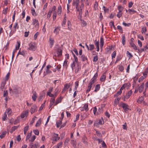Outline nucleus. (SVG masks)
<instances>
[{"mask_svg":"<svg viewBox=\"0 0 148 148\" xmlns=\"http://www.w3.org/2000/svg\"><path fill=\"white\" fill-rule=\"evenodd\" d=\"M120 106L122 107L124 111L127 113L128 110L129 109V106L126 104L121 102L120 104Z\"/></svg>","mask_w":148,"mask_h":148,"instance_id":"nucleus-1","label":"nucleus"},{"mask_svg":"<svg viewBox=\"0 0 148 148\" xmlns=\"http://www.w3.org/2000/svg\"><path fill=\"white\" fill-rule=\"evenodd\" d=\"M36 49L35 46V44L33 43H30L29 44V49L30 50L34 51Z\"/></svg>","mask_w":148,"mask_h":148,"instance_id":"nucleus-2","label":"nucleus"},{"mask_svg":"<svg viewBox=\"0 0 148 148\" xmlns=\"http://www.w3.org/2000/svg\"><path fill=\"white\" fill-rule=\"evenodd\" d=\"M104 123L102 117H101V119L97 123L95 122L94 123V126H95L97 127L99 125H102Z\"/></svg>","mask_w":148,"mask_h":148,"instance_id":"nucleus-3","label":"nucleus"},{"mask_svg":"<svg viewBox=\"0 0 148 148\" xmlns=\"http://www.w3.org/2000/svg\"><path fill=\"white\" fill-rule=\"evenodd\" d=\"M37 106L36 105H34L31 108L30 112L32 114H33L35 112L37 111Z\"/></svg>","mask_w":148,"mask_h":148,"instance_id":"nucleus-4","label":"nucleus"},{"mask_svg":"<svg viewBox=\"0 0 148 148\" xmlns=\"http://www.w3.org/2000/svg\"><path fill=\"white\" fill-rule=\"evenodd\" d=\"M81 69V66L80 64H77V66L75 69V72L76 73H78Z\"/></svg>","mask_w":148,"mask_h":148,"instance_id":"nucleus-5","label":"nucleus"},{"mask_svg":"<svg viewBox=\"0 0 148 148\" xmlns=\"http://www.w3.org/2000/svg\"><path fill=\"white\" fill-rule=\"evenodd\" d=\"M70 84L69 83V84H66L64 85V86L63 88L62 91V93L64 92L66 90L68 89V88L70 87Z\"/></svg>","mask_w":148,"mask_h":148,"instance_id":"nucleus-6","label":"nucleus"},{"mask_svg":"<svg viewBox=\"0 0 148 148\" xmlns=\"http://www.w3.org/2000/svg\"><path fill=\"white\" fill-rule=\"evenodd\" d=\"M28 110H26L23 112L21 115V117L22 118H24L25 116H27L28 115Z\"/></svg>","mask_w":148,"mask_h":148,"instance_id":"nucleus-7","label":"nucleus"},{"mask_svg":"<svg viewBox=\"0 0 148 148\" xmlns=\"http://www.w3.org/2000/svg\"><path fill=\"white\" fill-rule=\"evenodd\" d=\"M32 24L34 25H35V27H38L39 26V24L38 23V20H37L36 19H33V20Z\"/></svg>","mask_w":148,"mask_h":148,"instance_id":"nucleus-8","label":"nucleus"},{"mask_svg":"<svg viewBox=\"0 0 148 148\" xmlns=\"http://www.w3.org/2000/svg\"><path fill=\"white\" fill-rule=\"evenodd\" d=\"M62 98L61 96H60V97L58 98L54 104V106H56L58 103H60L62 101Z\"/></svg>","mask_w":148,"mask_h":148,"instance_id":"nucleus-9","label":"nucleus"},{"mask_svg":"<svg viewBox=\"0 0 148 148\" xmlns=\"http://www.w3.org/2000/svg\"><path fill=\"white\" fill-rule=\"evenodd\" d=\"M132 93V91L131 90H129L127 94L125 96V98L126 99H128L130 96H131Z\"/></svg>","mask_w":148,"mask_h":148,"instance_id":"nucleus-10","label":"nucleus"},{"mask_svg":"<svg viewBox=\"0 0 148 148\" xmlns=\"http://www.w3.org/2000/svg\"><path fill=\"white\" fill-rule=\"evenodd\" d=\"M37 97V95L36 93L35 92H33V95L32 96V98L34 101H36Z\"/></svg>","mask_w":148,"mask_h":148,"instance_id":"nucleus-11","label":"nucleus"},{"mask_svg":"<svg viewBox=\"0 0 148 148\" xmlns=\"http://www.w3.org/2000/svg\"><path fill=\"white\" fill-rule=\"evenodd\" d=\"M144 83H143L141 85H140V86L138 88L139 91L140 93H141L142 92L144 88Z\"/></svg>","mask_w":148,"mask_h":148,"instance_id":"nucleus-12","label":"nucleus"},{"mask_svg":"<svg viewBox=\"0 0 148 148\" xmlns=\"http://www.w3.org/2000/svg\"><path fill=\"white\" fill-rule=\"evenodd\" d=\"M60 30V27H58L55 28L54 31V33H55L56 34H57L58 33Z\"/></svg>","mask_w":148,"mask_h":148,"instance_id":"nucleus-13","label":"nucleus"},{"mask_svg":"<svg viewBox=\"0 0 148 148\" xmlns=\"http://www.w3.org/2000/svg\"><path fill=\"white\" fill-rule=\"evenodd\" d=\"M62 50L61 49H58L57 51V53L58 55V56L59 57L61 56L62 55Z\"/></svg>","mask_w":148,"mask_h":148,"instance_id":"nucleus-14","label":"nucleus"},{"mask_svg":"<svg viewBox=\"0 0 148 148\" xmlns=\"http://www.w3.org/2000/svg\"><path fill=\"white\" fill-rule=\"evenodd\" d=\"M6 82H3L1 84V88L2 91L3 90V89H5V86L6 84Z\"/></svg>","mask_w":148,"mask_h":148,"instance_id":"nucleus-15","label":"nucleus"},{"mask_svg":"<svg viewBox=\"0 0 148 148\" xmlns=\"http://www.w3.org/2000/svg\"><path fill=\"white\" fill-rule=\"evenodd\" d=\"M77 63L75 62H73L71 64V67L72 69V70H74L77 66Z\"/></svg>","mask_w":148,"mask_h":148,"instance_id":"nucleus-16","label":"nucleus"},{"mask_svg":"<svg viewBox=\"0 0 148 148\" xmlns=\"http://www.w3.org/2000/svg\"><path fill=\"white\" fill-rule=\"evenodd\" d=\"M62 7L61 5H60L58 8V15H60L62 12Z\"/></svg>","mask_w":148,"mask_h":148,"instance_id":"nucleus-17","label":"nucleus"},{"mask_svg":"<svg viewBox=\"0 0 148 148\" xmlns=\"http://www.w3.org/2000/svg\"><path fill=\"white\" fill-rule=\"evenodd\" d=\"M31 148H38L39 146L36 144H33L32 143H31L30 144Z\"/></svg>","mask_w":148,"mask_h":148,"instance_id":"nucleus-18","label":"nucleus"},{"mask_svg":"<svg viewBox=\"0 0 148 148\" xmlns=\"http://www.w3.org/2000/svg\"><path fill=\"white\" fill-rule=\"evenodd\" d=\"M100 43V46L101 49L103 45V43H104L103 39L102 37H101V38Z\"/></svg>","mask_w":148,"mask_h":148,"instance_id":"nucleus-19","label":"nucleus"},{"mask_svg":"<svg viewBox=\"0 0 148 148\" xmlns=\"http://www.w3.org/2000/svg\"><path fill=\"white\" fill-rule=\"evenodd\" d=\"M71 143L74 148H76V143L73 140H71Z\"/></svg>","mask_w":148,"mask_h":148,"instance_id":"nucleus-20","label":"nucleus"},{"mask_svg":"<svg viewBox=\"0 0 148 148\" xmlns=\"http://www.w3.org/2000/svg\"><path fill=\"white\" fill-rule=\"evenodd\" d=\"M29 127L28 125H27V126L24 127V128L23 131L24 134L25 135L26 134L27 131L28 130Z\"/></svg>","mask_w":148,"mask_h":148,"instance_id":"nucleus-21","label":"nucleus"},{"mask_svg":"<svg viewBox=\"0 0 148 148\" xmlns=\"http://www.w3.org/2000/svg\"><path fill=\"white\" fill-rule=\"evenodd\" d=\"M13 92L15 94H17L20 93L21 91L19 90H18V89L16 88H14L13 89Z\"/></svg>","mask_w":148,"mask_h":148,"instance_id":"nucleus-22","label":"nucleus"},{"mask_svg":"<svg viewBox=\"0 0 148 148\" xmlns=\"http://www.w3.org/2000/svg\"><path fill=\"white\" fill-rule=\"evenodd\" d=\"M41 123V119H40L37 122L36 125V127H37L40 126Z\"/></svg>","mask_w":148,"mask_h":148,"instance_id":"nucleus-23","label":"nucleus"},{"mask_svg":"<svg viewBox=\"0 0 148 148\" xmlns=\"http://www.w3.org/2000/svg\"><path fill=\"white\" fill-rule=\"evenodd\" d=\"M144 96H142L140 97L138 99L137 102H138L139 103H141L144 100Z\"/></svg>","mask_w":148,"mask_h":148,"instance_id":"nucleus-24","label":"nucleus"},{"mask_svg":"<svg viewBox=\"0 0 148 148\" xmlns=\"http://www.w3.org/2000/svg\"><path fill=\"white\" fill-rule=\"evenodd\" d=\"M100 88V85L99 84L95 86V89L94 90V91L95 92H97V91L99 90Z\"/></svg>","mask_w":148,"mask_h":148,"instance_id":"nucleus-25","label":"nucleus"},{"mask_svg":"<svg viewBox=\"0 0 148 148\" xmlns=\"http://www.w3.org/2000/svg\"><path fill=\"white\" fill-rule=\"evenodd\" d=\"M62 145V142H60L57 145V146L56 147H54L53 148H59L60 147H61Z\"/></svg>","mask_w":148,"mask_h":148,"instance_id":"nucleus-26","label":"nucleus"},{"mask_svg":"<svg viewBox=\"0 0 148 148\" xmlns=\"http://www.w3.org/2000/svg\"><path fill=\"white\" fill-rule=\"evenodd\" d=\"M13 27L14 28V31L15 32L16 31V28L17 29H18L19 26L18 25V23H15V25L13 26Z\"/></svg>","mask_w":148,"mask_h":148,"instance_id":"nucleus-27","label":"nucleus"},{"mask_svg":"<svg viewBox=\"0 0 148 148\" xmlns=\"http://www.w3.org/2000/svg\"><path fill=\"white\" fill-rule=\"evenodd\" d=\"M18 127V126H14L12 127L10 130V132L11 133H12L13 131H15L16 129Z\"/></svg>","mask_w":148,"mask_h":148,"instance_id":"nucleus-28","label":"nucleus"},{"mask_svg":"<svg viewBox=\"0 0 148 148\" xmlns=\"http://www.w3.org/2000/svg\"><path fill=\"white\" fill-rule=\"evenodd\" d=\"M6 111L7 112V114L8 116L11 115L12 112V110L10 108H9L8 109H7Z\"/></svg>","mask_w":148,"mask_h":148,"instance_id":"nucleus-29","label":"nucleus"},{"mask_svg":"<svg viewBox=\"0 0 148 148\" xmlns=\"http://www.w3.org/2000/svg\"><path fill=\"white\" fill-rule=\"evenodd\" d=\"M106 76L104 75H103L100 78V80L101 82H104L106 79Z\"/></svg>","mask_w":148,"mask_h":148,"instance_id":"nucleus-30","label":"nucleus"},{"mask_svg":"<svg viewBox=\"0 0 148 148\" xmlns=\"http://www.w3.org/2000/svg\"><path fill=\"white\" fill-rule=\"evenodd\" d=\"M32 132H31L30 133H28L27 135L26 138V140H28L31 137L32 135Z\"/></svg>","mask_w":148,"mask_h":148,"instance_id":"nucleus-31","label":"nucleus"},{"mask_svg":"<svg viewBox=\"0 0 148 148\" xmlns=\"http://www.w3.org/2000/svg\"><path fill=\"white\" fill-rule=\"evenodd\" d=\"M81 59L82 61H84L87 60V57L85 56L84 55H83L81 56Z\"/></svg>","mask_w":148,"mask_h":148,"instance_id":"nucleus-32","label":"nucleus"},{"mask_svg":"<svg viewBox=\"0 0 148 148\" xmlns=\"http://www.w3.org/2000/svg\"><path fill=\"white\" fill-rule=\"evenodd\" d=\"M74 59H75L74 61L73 62L77 63V64H79L78 62V58L77 57H76L75 55H74Z\"/></svg>","mask_w":148,"mask_h":148,"instance_id":"nucleus-33","label":"nucleus"},{"mask_svg":"<svg viewBox=\"0 0 148 148\" xmlns=\"http://www.w3.org/2000/svg\"><path fill=\"white\" fill-rule=\"evenodd\" d=\"M68 61L67 60H65L63 64V66H64L66 68H67L68 67Z\"/></svg>","mask_w":148,"mask_h":148,"instance_id":"nucleus-34","label":"nucleus"},{"mask_svg":"<svg viewBox=\"0 0 148 148\" xmlns=\"http://www.w3.org/2000/svg\"><path fill=\"white\" fill-rule=\"evenodd\" d=\"M131 47L133 48L135 50H136L137 49V47L136 46V45L134 44H130Z\"/></svg>","mask_w":148,"mask_h":148,"instance_id":"nucleus-35","label":"nucleus"},{"mask_svg":"<svg viewBox=\"0 0 148 148\" xmlns=\"http://www.w3.org/2000/svg\"><path fill=\"white\" fill-rule=\"evenodd\" d=\"M6 133V132L5 131L3 132H2L1 135H0V137L1 138H3L4 137Z\"/></svg>","mask_w":148,"mask_h":148,"instance_id":"nucleus-36","label":"nucleus"},{"mask_svg":"<svg viewBox=\"0 0 148 148\" xmlns=\"http://www.w3.org/2000/svg\"><path fill=\"white\" fill-rule=\"evenodd\" d=\"M61 124L62 121H57L56 123L57 127L58 128Z\"/></svg>","mask_w":148,"mask_h":148,"instance_id":"nucleus-37","label":"nucleus"},{"mask_svg":"<svg viewBox=\"0 0 148 148\" xmlns=\"http://www.w3.org/2000/svg\"><path fill=\"white\" fill-rule=\"evenodd\" d=\"M52 13L51 11H50V10H49L47 15L48 19H49Z\"/></svg>","mask_w":148,"mask_h":148,"instance_id":"nucleus-38","label":"nucleus"},{"mask_svg":"<svg viewBox=\"0 0 148 148\" xmlns=\"http://www.w3.org/2000/svg\"><path fill=\"white\" fill-rule=\"evenodd\" d=\"M147 31V29L145 27H144L142 28L141 32L142 34L145 33Z\"/></svg>","mask_w":148,"mask_h":148,"instance_id":"nucleus-39","label":"nucleus"},{"mask_svg":"<svg viewBox=\"0 0 148 148\" xmlns=\"http://www.w3.org/2000/svg\"><path fill=\"white\" fill-rule=\"evenodd\" d=\"M96 132V133L97 134V135L99 137H102V135L101 134V133L100 132H99L97 131L96 130H95Z\"/></svg>","mask_w":148,"mask_h":148,"instance_id":"nucleus-40","label":"nucleus"},{"mask_svg":"<svg viewBox=\"0 0 148 148\" xmlns=\"http://www.w3.org/2000/svg\"><path fill=\"white\" fill-rule=\"evenodd\" d=\"M98 76V74L97 72L94 75L93 78L92 79V80H95V81L97 77Z\"/></svg>","mask_w":148,"mask_h":148,"instance_id":"nucleus-41","label":"nucleus"},{"mask_svg":"<svg viewBox=\"0 0 148 148\" xmlns=\"http://www.w3.org/2000/svg\"><path fill=\"white\" fill-rule=\"evenodd\" d=\"M79 0H76L75 1V8H77L78 7L79 3Z\"/></svg>","mask_w":148,"mask_h":148,"instance_id":"nucleus-42","label":"nucleus"},{"mask_svg":"<svg viewBox=\"0 0 148 148\" xmlns=\"http://www.w3.org/2000/svg\"><path fill=\"white\" fill-rule=\"evenodd\" d=\"M36 138V136H35L34 135L31 138V139H29V141H30L33 142Z\"/></svg>","mask_w":148,"mask_h":148,"instance_id":"nucleus-43","label":"nucleus"},{"mask_svg":"<svg viewBox=\"0 0 148 148\" xmlns=\"http://www.w3.org/2000/svg\"><path fill=\"white\" fill-rule=\"evenodd\" d=\"M91 87L92 86L91 85H90V84H89L88 86V89L86 91V92L87 93L88 92L90 91Z\"/></svg>","mask_w":148,"mask_h":148,"instance_id":"nucleus-44","label":"nucleus"},{"mask_svg":"<svg viewBox=\"0 0 148 148\" xmlns=\"http://www.w3.org/2000/svg\"><path fill=\"white\" fill-rule=\"evenodd\" d=\"M117 28L119 30H120V32H121L123 33V29H122V27L121 26L118 25L117 26Z\"/></svg>","mask_w":148,"mask_h":148,"instance_id":"nucleus-45","label":"nucleus"},{"mask_svg":"<svg viewBox=\"0 0 148 148\" xmlns=\"http://www.w3.org/2000/svg\"><path fill=\"white\" fill-rule=\"evenodd\" d=\"M88 105L87 104H85L84 105L83 108H84L85 110L88 111Z\"/></svg>","mask_w":148,"mask_h":148,"instance_id":"nucleus-46","label":"nucleus"},{"mask_svg":"<svg viewBox=\"0 0 148 148\" xmlns=\"http://www.w3.org/2000/svg\"><path fill=\"white\" fill-rule=\"evenodd\" d=\"M122 12H120V11H119L117 15V16L119 18H120L122 16Z\"/></svg>","mask_w":148,"mask_h":148,"instance_id":"nucleus-47","label":"nucleus"},{"mask_svg":"<svg viewBox=\"0 0 148 148\" xmlns=\"http://www.w3.org/2000/svg\"><path fill=\"white\" fill-rule=\"evenodd\" d=\"M55 98L52 97L51 99L50 100V102H51L52 103H54H54H55Z\"/></svg>","mask_w":148,"mask_h":148,"instance_id":"nucleus-48","label":"nucleus"},{"mask_svg":"<svg viewBox=\"0 0 148 148\" xmlns=\"http://www.w3.org/2000/svg\"><path fill=\"white\" fill-rule=\"evenodd\" d=\"M116 55V53L115 51H114L112 54V58H115Z\"/></svg>","mask_w":148,"mask_h":148,"instance_id":"nucleus-49","label":"nucleus"},{"mask_svg":"<svg viewBox=\"0 0 148 148\" xmlns=\"http://www.w3.org/2000/svg\"><path fill=\"white\" fill-rule=\"evenodd\" d=\"M146 77V76H141L139 79L138 82H141L142 81H143V79H144L145 77Z\"/></svg>","mask_w":148,"mask_h":148,"instance_id":"nucleus-50","label":"nucleus"},{"mask_svg":"<svg viewBox=\"0 0 148 148\" xmlns=\"http://www.w3.org/2000/svg\"><path fill=\"white\" fill-rule=\"evenodd\" d=\"M122 42L123 44L124 45L125 44V38L124 36H123L122 38Z\"/></svg>","mask_w":148,"mask_h":148,"instance_id":"nucleus-51","label":"nucleus"},{"mask_svg":"<svg viewBox=\"0 0 148 148\" xmlns=\"http://www.w3.org/2000/svg\"><path fill=\"white\" fill-rule=\"evenodd\" d=\"M45 102L46 101H45L44 103L40 107L39 110H41L43 108L44 106Z\"/></svg>","mask_w":148,"mask_h":148,"instance_id":"nucleus-52","label":"nucleus"},{"mask_svg":"<svg viewBox=\"0 0 148 148\" xmlns=\"http://www.w3.org/2000/svg\"><path fill=\"white\" fill-rule=\"evenodd\" d=\"M33 132L36 135H38L39 134V132L38 130H34Z\"/></svg>","mask_w":148,"mask_h":148,"instance_id":"nucleus-53","label":"nucleus"},{"mask_svg":"<svg viewBox=\"0 0 148 148\" xmlns=\"http://www.w3.org/2000/svg\"><path fill=\"white\" fill-rule=\"evenodd\" d=\"M7 114H6V112H5L4 113L3 117V121H5L7 117Z\"/></svg>","mask_w":148,"mask_h":148,"instance_id":"nucleus-54","label":"nucleus"},{"mask_svg":"<svg viewBox=\"0 0 148 148\" xmlns=\"http://www.w3.org/2000/svg\"><path fill=\"white\" fill-rule=\"evenodd\" d=\"M122 93V91L121 90H120L117 93H116L115 95V96H118L119 95H120Z\"/></svg>","mask_w":148,"mask_h":148,"instance_id":"nucleus-55","label":"nucleus"},{"mask_svg":"<svg viewBox=\"0 0 148 148\" xmlns=\"http://www.w3.org/2000/svg\"><path fill=\"white\" fill-rule=\"evenodd\" d=\"M95 44L96 46V47H99V42L98 41H97L96 40L95 41Z\"/></svg>","mask_w":148,"mask_h":148,"instance_id":"nucleus-56","label":"nucleus"},{"mask_svg":"<svg viewBox=\"0 0 148 148\" xmlns=\"http://www.w3.org/2000/svg\"><path fill=\"white\" fill-rule=\"evenodd\" d=\"M89 46L90 48V49H89V50L90 51H92L94 48V45H93L90 44L89 45Z\"/></svg>","mask_w":148,"mask_h":148,"instance_id":"nucleus-57","label":"nucleus"},{"mask_svg":"<svg viewBox=\"0 0 148 148\" xmlns=\"http://www.w3.org/2000/svg\"><path fill=\"white\" fill-rule=\"evenodd\" d=\"M47 95H48L50 97H54V95L53 94H52L50 92H47Z\"/></svg>","mask_w":148,"mask_h":148,"instance_id":"nucleus-58","label":"nucleus"},{"mask_svg":"<svg viewBox=\"0 0 148 148\" xmlns=\"http://www.w3.org/2000/svg\"><path fill=\"white\" fill-rule=\"evenodd\" d=\"M98 60V56H96L94 57L93 61L94 62H96Z\"/></svg>","mask_w":148,"mask_h":148,"instance_id":"nucleus-59","label":"nucleus"},{"mask_svg":"<svg viewBox=\"0 0 148 148\" xmlns=\"http://www.w3.org/2000/svg\"><path fill=\"white\" fill-rule=\"evenodd\" d=\"M32 13L33 15L35 16L36 15V13L35 12V10L34 9H33L31 10Z\"/></svg>","mask_w":148,"mask_h":148,"instance_id":"nucleus-60","label":"nucleus"},{"mask_svg":"<svg viewBox=\"0 0 148 148\" xmlns=\"http://www.w3.org/2000/svg\"><path fill=\"white\" fill-rule=\"evenodd\" d=\"M54 137L55 139V141L58 140L60 138V137H58V135L57 134L56 135V136H55Z\"/></svg>","mask_w":148,"mask_h":148,"instance_id":"nucleus-61","label":"nucleus"},{"mask_svg":"<svg viewBox=\"0 0 148 148\" xmlns=\"http://www.w3.org/2000/svg\"><path fill=\"white\" fill-rule=\"evenodd\" d=\"M123 8L121 6H119L118 7V9L119 10V11L122 12L123 10Z\"/></svg>","mask_w":148,"mask_h":148,"instance_id":"nucleus-62","label":"nucleus"},{"mask_svg":"<svg viewBox=\"0 0 148 148\" xmlns=\"http://www.w3.org/2000/svg\"><path fill=\"white\" fill-rule=\"evenodd\" d=\"M103 10L105 12H108L109 11V9L105 6L103 7Z\"/></svg>","mask_w":148,"mask_h":148,"instance_id":"nucleus-63","label":"nucleus"},{"mask_svg":"<svg viewBox=\"0 0 148 148\" xmlns=\"http://www.w3.org/2000/svg\"><path fill=\"white\" fill-rule=\"evenodd\" d=\"M138 75L137 74L136 76L134 78V81L135 82L137 81V80L138 77Z\"/></svg>","mask_w":148,"mask_h":148,"instance_id":"nucleus-64","label":"nucleus"}]
</instances>
